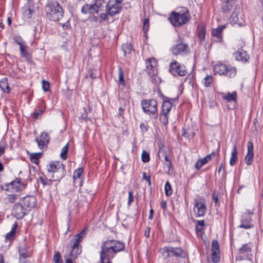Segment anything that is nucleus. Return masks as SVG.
I'll return each instance as SVG.
<instances>
[{
    "instance_id": "nucleus-43",
    "label": "nucleus",
    "mask_w": 263,
    "mask_h": 263,
    "mask_svg": "<svg viewBox=\"0 0 263 263\" xmlns=\"http://www.w3.org/2000/svg\"><path fill=\"white\" fill-rule=\"evenodd\" d=\"M68 146H69V144L67 143L61 149L60 157H61V158L63 160H66L67 158Z\"/></svg>"
},
{
    "instance_id": "nucleus-32",
    "label": "nucleus",
    "mask_w": 263,
    "mask_h": 263,
    "mask_svg": "<svg viewBox=\"0 0 263 263\" xmlns=\"http://www.w3.org/2000/svg\"><path fill=\"white\" fill-rule=\"evenodd\" d=\"M119 100L121 105L119 108V113L118 115L123 117V112L124 110L125 109V107L126 105L128 104V101H127L126 99L124 98H121L119 97Z\"/></svg>"
},
{
    "instance_id": "nucleus-3",
    "label": "nucleus",
    "mask_w": 263,
    "mask_h": 263,
    "mask_svg": "<svg viewBox=\"0 0 263 263\" xmlns=\"http://www.w3.org/2000/svg\"><path fill=\"white\" fill-rule=\"evenodd\" d=\"M168 19L173 26L179 27L187 24L191 19V15L189 10L184 7L179 11H172Z\"/></svg>"
},
{
    "instance_id": "nucleus-61",
    "label": "nucleus",
    "mask_w": 263,
    "mask_h": 263,
    "mask_svg": "<svg viewBox=\"0 0 263 263\" xmlns=\"http://www.w3.org/2000/svg\"><path fill=\"white\" fill-rule=\"evenodd\" d=\"M96 71V70L93 71L92 70H90L87 71L86 75L87 77H89L92 79H94L97 77V74L95 73Z\"/></svg>"
},
{
    "instance_id": "nucleus-8",
    "label": "nucleus",
    "mask_w": 263,
    "mask_h": 263,
    "mask_svg": "<svg viewBox=\"0 0 263 263\" xmlns=\"http://www.w3.org/2000/svg\"><path fill=\"white\" fill-rule=\"evenodd\" d=\"M177 44L171 48V51L174 55H181L184 56L190 52L188 43H183V39L179 37L176 41Z\"/></svg>"
},
{
    "instance_id": "nucleus-10",
    "label": "nucleus",
    "mask_w": 263,
    "mask_h": 263,
    "mask_svg": "<svg viewBox=\"0 0 263 263\" xmlns=\"http://www.w3.org/2000/svg\"><path fill=\"white\" fill-rule=\"evenodd\" d=\"M252 247L253 245L251 242L243 245L238 250L236 259L239 260H251Z\"/></svg>"
},
{
    "instance_id": "nucleus-18",
    "label": "nucleus",
    "mask_w": 263,
    "mask_h": 263,
    "mask_svg": "<svg viewBox=\"0 0 263 263\" xmlns=\"http://www.w3.org/2000/svg\"><path fill=\"white\" fill-rule=\"evenodd\" d=\"M253 212H249V213H244L241 217L240 220L241 223L238 228H243L245 229H250L253 227L252 223V218L250 214Z\"/></svg>"
},
{
    "instance_id": "nucleus-13",
    "label": "nucleus",
    "mask_w": 263,
    "mask_h": 263,
    "mask_svg": "<svg viewBox=\"0 0 263 263\" xmlns=\"http://www.w3.org/2000/svg\"><path fill=\"white\" fill-rule=\"evenodd\" d=\"M169 71L173 76L183 77L187 73L185 67L176 61H173L170 63Z\"/></svg>"
},
{
    "instance_id": "nucleus-42",
    "label": "nucleus",
    "mask_w": 263,
    "mask_h": 263,
    "mask_svg": "<svg viewBox=\"0 0 263 263\" xmlns=\"http://www.w3.org/2000/svg\"><path fill=\"white\" fill-rule=\"evenodd\" d=\"M118 70H119V73H118L119 80H118V83L119 85H122V86H125V82L124 79V73L122 69L120 67H119Z\"/></svg>"
},
{
    "instance_id": "nucleus-47",
    "label": "nucleus",
    "mask_w": 263,
    "mask_h": 263,
    "mask_svg": "<svg viewBox=\"0 0 263 263\" xmlns=\"http://www.w3.org/2000/svg\"><path fill=\"white\" fill-rule=\"evenodd\" d=\"M220 252L219 245L216 239H214L212 242V252Z\"/></svg>"
},
{
    "instance_id": "nucleus-60",
    "label": "nucleus",
    "mask_w": 263,
    "mask_h": 263,
    "mask_svg": "<svg viewBox=\"0 0 263 263\" xmlns=\"http://www.w3.org/2000/svg\"><path fill=\"white\" fill-rule=\"evenodd\" d=\"M16 199V195L14 194H10L8 195V197L7 198L8 201L10 203H13Z\"/></svg>"
},
{
    "instance_id": "nucleus-39",
    "label": "nucleus",
    "mask_w": 263,
    "mask_h": 263,
    "mask_svg": "<svg viewBox=\"0 0 263 263\" xmlns=\"http://www.w3.org/2000/svg\"><path fill=\"white\" fill-rule=\"evenodd\" d=\"M41 153H32L30 155L31 161L36 164H37L39 162V158L42 156Z\"/></svg>"
},
{
    "instance_id": "nucleus-36",
    "label": "nucleus",
    "mask_w": 263,
    "mask_h": 263,
    "mask_svg": "<svg viewBox=\"0 0 263 263\" xmlns=\"http://www.w3.org/2000/svg\"><path fill=\"white\" fill-rule=\"evenodd\" d=\"M82 252L81 246H72L70 256L72 258H76Z\"/></svg>"
},
{
    "instance_id": "nucleus-31",
    "label": "nucleus",
    "mask_w": 263,
    "mask_h": 263,
    "mask_svg": "<svg viewBox=\"0 0 263 263\" xmlns=\"http://www.w3.org/2000/svg\"><path fill=\"white\" fill-rule=\"evenodd\" d=\"M221 94L222 95L223 99L228 102L233 101L236 103L237 95L236 91H234L232 93L228 92L227 95H224L223 92L221 93Z\"/></svg>"
},
{
    "instance_id": "nucleus-40",
    "label": "nucleus",
    "mask_w": 263,
    "mask_h": 263,
    "mask_svg": "<svg viewBox=\"0 0 263 263\" xmlns=\"http://www.w3.org/2000/svg\"><path fill=\"white\" fill-rule=\"evenodd\" d=\"M168 115L167 114L160 112L159 115V120L160 122L166 126L168 124Z\"/></svg>"
},
{
    "instance_id": "nucleus-33",
    "label": "nucleus",
    "mask_w": 263,
    "mask_h": 263,
    "mask_svg": "<svg viewBox=\"0 0 263 263\" xmlns=\"http://www.w3.org/2000/svg\"><path fill=\"white\" fill-rule=\"evenodd\" d=\"M122 49L124 52V57H126L132 54L133 51V46L128 43L123 44L122 46Z\"/></svg>"
},
{
    "instance_id": "nucleus-46",
    "label": "nucleus",
    "mask_w": 263,
    "mask_h": 263,
    "mask_svg": "<svg viewBox=\"0 0 263 263\" xmlns=\"http://www.w3.org/2000/svg\"><path fill=\"white\" fill-rule=\"evenodd\" d=\"M220 252H212V260L214 263H217L220 260Z\"/></svg>"
},
{
    "instance_id": "nucleus-48",
    "label": "nucleus",
    "mask_w": 263,
    "mask_h": 263,
    "mask_svg": "<svg viewBox=\"0 0 263 263\" xmlns=\"http://www.w3.org/2000/svg\"><path fill=\"white\" fill-rule=\"evenodd\" d=\"M165 193L167 196H171L173 193L171 184L168 181H167L165 185Z\"/></svg>"
},
{
    "instance_id": "nucleus-27",
    "label": "nucleus",
    "mask_w": 263,
    "mask_h": 263,
    "mask_svg": "<svg viewBox=\"0 0 263 263\" xmlns=\"http://www.w3.org/2000/svg\"><path fill=\"white\" fill-rule=\"evenodd\" d=\"M1 189L11 193L16 192V181L15 180L10 183H4L2 185Z\"/></svg>"
},
{
    "instance_id": "nucleus-12",
    "label": "nucleus",
    "mask_w": 263,
    "mask_h": 263,
    "mask_svg": "<svg viewBox=\"0 0 263 263\" xmlns=\"http://www.w3.org/2000/svg\"><path fill=\"white\" fill-rule=\"evenodd\" d=\"M225 27V25H221L212 30L210 45L214 43H223V30Z\"/></svg>"
},
{
    "instance_id": "nucleus-17",
    "label": "nucleus",
    "mask_w": 263,
    "mask_h": 263,
    "mask_svg": "<svg viewBox=\"0 0 263 263\" xmlns=\"http://www.w3.org/2000/svg\"><path fill=\"white\" fill-rule=\"evenodd\" d=\"M193 211L195 213L196 217H203L206 211V208L204 202L195 200Z\"/></svg>"
},
{
    "instance_id": "nucleus-16",
    "label": "nucleus",
    "mask_w": 263,
    "mask_h": 263,
    "mask_svg": "<svg viewBox=\"0 0 263 263\" xmlns=\"http://www.w3.org/2000/svg\"><path fill=\"white\" fill-rule=\"evenodd\" d=\"M39 7H34L33 2L31 0H29L27 5H25L22 8V13L24 16L27 18H30L32 17L33 14L35 12L36 9H37Z\"/></svg>"
},
{
    "instance_id": "nucleus-64",
    "label": "nucleus",
    "mask_w": 263,
    "mask_h": 263,
    "mask_svg": "<svg viewBox=\"0 0 263 263\" xmlns=\"http://www.w3.org/2000/svg\"><path fill=\"white\" fill-rule=\"evenodd\" d=\"M6 145L2 142L0 143V156L3 155L5 152Z\"/></svg>"
},
{
    "instance_id": "nucleus-57",
    "label": "nucleus",
    "mask_w": 263,
    "mask_h": 263,
    "mask_svg": "<svg viewBox=\"0 0 263 263\" xmlns=\"http://www.w3.org/2000/svg\"><path fill=\"white\" fill-rule=\"evenodd\" d=\"M89 8V4H86L85 5H84L81 9V13L84 14H86L88 13H89V11L90 10Z\"/></svg>"
},
{
    "instance_id": "nucleus-37",
    "label": "nucleus",
    "mask_w": 263,
    "mask_h": 263,
    "mask_svg": "<svg viewBox=\"0 0 263 263\" xmlns=\"http://www.w3.org/2000/svg\"><path fill=\"white\" fill-rule=\"evenodd\" d=\"M205 226V222L203 220H197L195 226V230L197 233H203L204 230L203 227Z\"/></svg>"
},
{
    "instance_id": "nucleus-2",
    "label": "nucleus",
    "mask_w": 263,
    "mask_h": 263,
    "mask_svg": "<svg viewBox=\"0 0 263 263\" xmlns=\"http://www.w3.org/2000/svg\"><path fill=\"white\" fill-rule=\"evenodd\" d=\"M45 10L47 17L50 21H58L63 16L64 10L55 0H49L46 5Z\"/></svg>"
},
{
    "instance_id": "nucleus-1",
    "label": "nucleus",
    "mask_w": 263,
    "mask_h": 263,
    "mask_svg": "<svg viewBox=\"0 0 263 263\" xmlns=\"http://www.w3.org/2000/svg\"><path fill=\"white\" fill-rule=\"evenodd\" d=\"M125 244L117 240H107L101 245L100 263H112L111 259L117 253L124 250Z\"/></svg>"
},
{
    "instance_id": "nucleus-28",
    "label": "nucleus",
    "mask_w": 263,
    "mask_h": 263,
    "mask_svg": "<svg viewBox=\"0 0 263 263\" xmlns=\"http://www.w3.org/2000/svg\"><path fill=\"white\" fill-rule=\"evenodd\" d=\"M85 235V230H82L79 234L74 235L71 239V242H72V246H81L79 243L82 241Z\"/></svg>"
},
{
    "instance_id": "nucleus-50",
    "label": "nucleus",
    "mask_w": 263,
    "mask_h": 263,
    "mask_svg": "<svg viewBox=\"0 0 263 263\" xmlns=\"http://www.w3.org/2000/svg\"><path fill=\"white\" fill-rule=\"evenodd\" d=\"M141 159L142 162L146 163L149 161L150 157H149V153L145 151V150H143L141 155Z\"/></svg>"
},
{
    "instance_id": "nucleus-25",
    "label": "nucleus",
    "mask_w": 263,
    "mask_h": 263,
    "mask_svg": "<svg viewBox=\"0 0 263 263\" xmlns=\"http://www.w3.org/2000/svg\"><path fill=\"white\" fill-rule=\"evenodd\" d=\"M157 61L155 58L147 59L145 60V65L148 74H154V72L157 71Z\"/></svg>"
},
{
    "instance_id": "nucleus-24",
    "label": "nucleus",
    "mask_w": 263,
    "mask_h": 263,
    "mask_svg": "<svg viewBox=\"0 0 263 263\" xmlns=\"http://www.w3.org/2000/svg\"><path fill=\"white\" fill-rule=\"evenodd\" d=\"M221 11L224 13H229L235 5V0H221Z\"/></svg>"
},
{
    "instance_id": "nucleus-53",
    "label": "nucleus",
    "mask_w": 263,
    "mask_h": 263,
    "mask_svg": "<svg viewBox=\"0 0 263 263\" xmlns=\"http://www.w3.org/2000/svg\"><path fill=\"white\" fill-rule=\"evenodd\" d=\"M89 9H90L89 11V14L98 13L99 12V8L96 6L94 4L89 5Z\"/></svg>"
},
{
    "instance_id": "nucleus-29",
    "label": "nucleus",
    "mask_w": 263,
    "mask_h": 263,
    "mask_svg": "<svg viewBox=\"0 0 263 263\" xmlns=\"http://www.w3.org/2000/svg\"><path fill=\"white\" fill-rule=\"evenodd\" d=\"M16 231V221H15L11 231L7 233L5 236V242H9V244L11 243L15 239V233Z\"/></svg>"
},
{
    "instance_id": "nucleus-30",
    "label": "nucleus",
    "mask_w": 263,
    "mask_h": 263,
    "mask_svg": "<svg viewBox=\"0 0 263 263\" xmlns=\"http://www.w3.org/2000/svg\"><path fill=\"white\" fill-rule=\"evenodd\" d=\"M237 154H238V151H237V144H236V143H235L233 145L231 154V158H230V165L231 166H234L236 164L237 161L238 160Z\"/></svg>"
},
{
    "instance_id": "nucleus-49",
    "label": "nucleus",
    "mask_w": 263,
    "mask_h": 263,
    "mask_svg": "<svg viewBox=\"0 0 263 263\" xmlns=\"http://www.w3.org/2000/svg\"><path fill=\"white\" fill-rule=\"evenodd\" d=\"M44 110L42 108L35 109L34 112L32 113V117L35 118V119H37L40 118Z\"/></svg>"
},
{
    "instance_id": "nucleus-14",
    "label": "nucleus",
    "mask_w": 263,
    "mask_h": 263,
    "mask_svg": "<svg viewBox=\"0 0 263 263\" xmlns=\"http://www.w3.org/2000/svg\"><path fill=\"white\" fill-rule=\"evenodd\" d=\"M230 23L232 26H242L245 25V21L240 9L236 8L230 17Z\"/></svg>"
},
{
    "instance_id": "nucleus-11",
    "label": "nucleus",
    "mask_w": 263,
    "mask_h": 263,
    "mask_svg": "<svg viewBox=\"0 0 263 263\" xmlns=\"http://www.w3.org/2000/svg\"><path fill=\"white\" fill-rule=\"evenodd\" d=\"M123 0H109L106 6L107 14L112 16L119 14L122 8V2Z\"/></svg>"
},
{
    "instance_id": "nucleus-5",
    "label": "nucleus",
    "mask_w": 263,
    "mask_h": 263,
    "mask_svg": "<svg viewBox=\"0 0 263 263\" xmlns=\"http://www.w3.org/2000/svg\"><path fill=\"white\" fill-rule=\"evenodd\" d=\"M48 172L53 173L52 178L61 180L66 175V170L63 163L60 161H51L47 165Z\"/></svg>"
},
{
    "instance_id": "nucleus-54",
    "label": "nucleus",
    "mask_w": 263,
    "mask_h": 263,
    "mask_svg": "<svg viewBox=\"0 0 263 263\" xmlns=\"http://www.w3.org/2000/svg\"><path fill=\"white\" fill-rule=\"evenodd\" d=\"M42 88L45 92L48 91L50 89V83L48 81L43 80L42 82Z\"/></svg>"
},
{
    "instance_id": "nucleus-41",
    "label": "nucleus",
    "mask_w": 263,
    "mask_h": 263,
    "mask_svg": "<svg viewBox=\"0 0 263 263\" xmlns=\"http://www.w3.org/2000/svg\"><path fill=\"white\" fill-rule=\"evenodd\" d=\"M84 170L82 167H79L76 169L74 172L72 176L73 182H75L77 178H81L82 174L83 173Z\"/></svg>"
},
{
    "instance_id": "nucleus-45",
    "label": "nucleus",
    "mask_w": 263,
    "mask_h": 263,
    "mask_svg": "<svg viewBox=\"0 0 263 263\" xmlns=\"http://www.w3.org/2000/svg\"><path fill=\"white\" fill-rule=\"evenodd\" d=\"M53 261L54 263H63L62 256L59 252H54V254L53 256Z\"/></svg>"
},
{
    "instance_id": "nucleus-63",
    "label": "nucleus",
    "mask_w": 263,
    "mask_h": 263,
    "mask_svg": "<svg viewBox=\"0 0 263 263\" xmlns=\"http://www.w3.org/2000/svg\"><path fill=\"white\" fill-rule=\"evenodd\" d=\"M140 128L141 132L145 133L148 130V125L144 123H141L140 125Z\"/></svg>"
},
{
    "instance_id": "nucleus-56",
    "label": "nucleus",
    "mask_w": 263,
    "mask_h": 263,
    "mask_svg": "<svg viewBox=\"0 0 263 263\" xmlns=\"http://www.w3.org/2000/svg\"><path fill=\"white\" fill-rule=\"evenodd\" d=\"M205 164L202 159H198L195 163V166L197 170H199L203 165Z\"/></svg>"
},
{
    "instance_id": "nucleus-59",
    "label": "nucleus",
    "mask_w": 263,
    "mask_h": 263,
    "mask_svg": "<svg viewBox=\"0 0 263 263\" xmlns=\"http://www.w3.org/2000/svg\"><path fill=\"white\" fill-rule=\"evenodd\" d=\"M142 179L143 180H146V181L148 183V184L149 186L151 185L150 176L149 175L147 176L145 172L142 173Z\"/></svg>"
},
{
    "instance_id": "nucleus-44",
    "label": "nucleus",
    "mask_w": 263,
    "mask_h": 263,
    "mask_svg": "<svg viewBox=\"0 0 263 263\" xmlns=\"http://www.w3.org/2000/svg\"><path fill=\"white\" fill-rule=\"evenodd\" d=\"M155 73L154 74H148L149 76L151 77V81L153 83H155V84H158L161 83L160 78L157 76V70L154 72Z\"/></svg>"
},
{
    "instance_id": "nucleus-38",
    "label": "nucleus",
    "mask_w": 263,
    "mask_h": 263,
    "mask_svg": "<svg viewBox=\"0 0 263 263\" xmlns=\"http://www.w3.org/2000/svg\"><path fill=\"white\" fill-rule=\"evenodd\" d=\"M213 78L212 75H207L203 80L202 83L206 87H210L213 83Z\"/></svg>"
},
{
    "instance_id": "nucleus-19",
    "label": "nucleus",
    "mask_w": 263,
    "mask_h": 263,
    "mask_svg": "<svg viewBox=\"0 0 263 263\" xmlns=\"http://www.w3.org/2000/svg\"><path fill=\"white\" fill-rule=\"evenodd\" d=\"M29 179V175L27 172L23 173L22 171H20L17 177V191L22 190L26 187L27 184V180Z\"/></svg>"
},
{
    "instance_id": "nucleus-21",
    "label": "nucleus",
    "mask_w": 263,
    "mask_h": 263,
    "mask_svg": "<svg viewBox=\"0 0 263 263\" xmlns=\"http://www.w3.org/2000/svg\"><path fill=\"white\" fill-rule=\"evenodd\" d=\"M50 141L49 134L45 132L41 133L39 138H36L35 141L37 142L39 147L40 149H44L47 147Z\"/></svg>"
},
{
    "instance_id": "nucleus-35",
    "label": "nucleus",
    "mask_w": 263,
    "mask_h": 263,
    "mask_svg": "<svg viewBox=\"0 0 263 263\" xmlns=\"http://www.w3.org/2000/svg\"><path fill=\"white\" fill-rule=\"evenodd\" d=\"M20 260L25 262V260L27 257H30V254L27 251L26 249L19 248Z\"/></svg>"
},
{
    "instance_id": "nucleus-4",
    "label": "nucleus",
    "mask_w": 263,
    "mask_h": 263,
    "mask_svg": "<svg viewBox=\"0 0 263 263\" xmlns=\"http://www.w3.org/2000/svg\"><path fill=\"white\" fill-rule=\"evenodd\" d=\"M36 205V198L33 196H26L17 203V219L23 218L28 211Z\"/></svg>"
},
{
    "instance_id": "nucleus-58",
    "label": "nucleus",
    "mask_w": 263,
    "mask_h": 263,
    "mask_svg": "<svg viewBox=\"0 0 263 263\" xmlns=\"http://www.w3.org/2000/svg\"><path fill=\"white\" fill-rule=\"evenodd\" d=\"M134 200L133 192L129 191L128 192V206H130Z\"/></svg>"
},
{
    "instance_id": "nucleus-26",
    "label": "nucleus",
    "mask_w": 263,
    "mask_h": 263,
    "mask_svg": "<svg viewBox=\"0 0 263 263\" xmlns=\"http://www.w3.org/2000/svg\"><path fill=\"white\" fill-rule=\"evenodd\" d=\"M234 55L237 61L243 63L248 62L250 59V57L248 55L246 51L242 49H239L234 53Z\"/></svg>"
},
{
    "instance_id": "nucleus-34",
    "label": "nucleus",
    "mask_w": 263,
    "mask_h": 263,
    "mask_svg": "<svg viewBox=\"0 0 263 263\" xmlns=\"http://www.w3.org/2000/svg\"><path fill=\"white\" fill-rule=\"evenodd\" d=\"M0 88L3 91L7 93L10 92V89L9 86L7 78H4L0 81Z\"/></svg>"
},
{
    "instance_id": "nucleus-20",
    "label": "nucleus",
    "mask_w": 263,
    "mask_h": 263,
    "mask_svg": "<svg viewBox=\"0 0 263 263\" xmlns=\"http://www.w3.org/2000/svg\"><path fill=\"white\" fill-rule=\"evenodd\" d=\"M254 146L252 141H249L247 143V153L245 157V161L248 165H251L254 159Z\"/></svg>"
},
{
    "instance_id": "nucleus-7",
    "label": "nucleus",
    "mask_w": 263,
    "mask_h": 263,
    "mask_svg": "<svg viewBox=\"0 0 263 263\" xmlns=\"http://www.w3.org/2000/svg\"><path fill=\"white\" fill-rule=\"evenodd\" d=\"M141 106L145 114L154 116V118L158 117V103L156 100H143L141 101Z\"/></svg>"
},
{
    "instance_id": "nucleus-15",
    "label": "nucleus",
    "mask_w": 263,
    "mask_h": 263,
    "mask_svg": "<svg viewBox=\"0 0 263 263\" xmlns=\"http://www.w3.org/2000/svg\"><path fill=\"white\" fill-rule=\"evenodd\" d=\"M160 97H161L163 101L161 112L169 114L170 111L173 107V102L178 100V96L175 98H170L164 96L162 93H160Z\"/></svg>"
},
{
    "instance_id": "nucleus-51",
    "label": "nucleus",
    "mask_w": 263,
    "mask_h": 263,
    "mask_svg": "<svg viewBox=\"0 0 263 263\" xmlns=\"http://www.w3.org/2000/svg\"><path fill=\"white\" fill-rule=\"evenodd\" d=\"M88 110L86 108L83 107V111L81 112L80 118L84 121H88L90 119L88 117Z\"/></svg>"
},
{
    "instance_id": "nucleus-22",
    "label": "nucleus",
    "mask_w": 263,
    "mask_h": 263,
    "mask_svg": "<svg viewBox=\"0 0 263 263\" xmlns=\"http://www.w3.org/2000/svg\"><path fill=\"white\" fill-rule=\"evenodd\" d=\"M61 180H58L56 178H52L50 179L45 189L48 191L50 194H55L58 193V186Z\"/></svg>"
},
{
    "instance_id": "nucleus-55",
    "label": "nucleus",
    "mask_w": 263,
    "mask_h": 263,
    "mask_svg": "<svg viewBox=\"0 0 263 263\" xmlns=\"http://www.w3.org/2000/svg\"><path fill=\"white\" fill-rule=\"evenodd\" d=\"M39 180L40 182L43 185V187L45 188L48 184L50 179H48L47 178H44L42 176L39 177Z\"/></svg>"
},
{
    "instance_id": "nucleus-9",
    "label": "nucleus",
    "mask_w": 263,
    "mask_h": 263,
    "mask_svg": "<svg viewBox=\"0 0 263 263\" xmlns=\"http://www.w3.org/2000/svg\"><path fill=\"white\" fill-rule=\"evenodd\" d=\"M17 45H19L20 53L21 58L30 63L32 61V50L26 43L23 41L20 36H17Z\"/></svg>"
},
{
    "instance_id": "nucleus-23",
    "label": "nucleus",
    "mask_w": 263,
    "mask_h": 263,
    "mask_svg": "<svg viewBox=\"0 0 263 263\" xmlns=\"http://www.w3.org/2000/svg\"><path fill=\"white\" fill-rule=\"evenodd\" d=\"M196 32L200 43H203L205 41L206 33L205 25L203 23L199 24L196 28Z\"/></svg>"
},
{
    "instance_id": "nucleus-6",
    "label": "nucleus",
    "mask_w": 263,
    "mask_h": 263,
    "mask_svg": "<svg viewBox=\"0 0 263 263\" xmlns=\"http://www.w3.org/2000/svg\"><path fill=\"white\" fill-rule=\"evenodd\" d=\"M213 71L215 74L227 76L229 78L235 77L237 71L235 67L231 66L228 67L226 64L221 63H218L215 65Z\"/></svg>"
},
{
    "instance_id": "nucleus-62",
    "label": "nucleus",
    "mask_w": 263,
    "mask_h": 263,
    "mask_svg": "<svg viewBox=\"0 0 263 263\" xmlns=\"http://www.w3.org/2000/svg\"><path fill=\"white\" fill-rule=\"evenodd\" d=\"M212 199L214 201L215 205L219 204L218 200V195L215 192H214V193L212 194Z\"/></svg>"
},
{
    "instance_id": "nucleus-52",
    "label": "nucleus",
    "mask_w": 263,
    "mask_h": 263,
    "mask_svg": "<svg viewBox=\"0 0 263 263\" xmlns=\"http://www.w3.org/2000/svg\"><path fill=\"white\" fill-rule=\"evenodd\" d=\"M149 26V20L148 18H145L143 21V30L144 33L146 35L148 30Z\"/></svg>"
}]
</instances>
